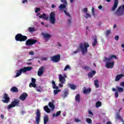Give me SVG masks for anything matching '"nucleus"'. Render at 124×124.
<instances>
[{
    "label": "nucleus",
    "instance_id": "774afa93",
    "mask_svg": "<svg viewBox=\"0 0 124 124\" xmlns=\"http://www.w3.org/2000/svg\"><path fill=\"white\" fill-rule=\"evenodd\" d=\"M36 91H37V92H41V90H40V89H36Z\"/></svg>",
    "mask_w": 124,
    "mask_h": 124
},
{
    "label": "nucleus",
    "instance_id": "680f3d73",
    "mask_svg": "<svg viewBox=\"0 0 124 124\" xmlns=\"http://www.w3.org/2000/svg\"><path fill=\"white\" fill-rule=\"evenodd\" d=\"M25 2H28V0H22V3H25Z\"/></svg>",
    "mask_w": 124,
    "mask_h": 124
},
{
    "label": "nucleus",
    "instance_id": "69168bd1",
    "mask_svg": "<svg viewBox=\"0 0 124 124\" xmlns=\"http://www.w3.org/2000/svg\"><path fill=\"white\" fill-rule=\"evenodd\" d=\"M51 7L52 8H55V7H56V5H55V4H52L51 5Z\"/></svg>",
    "mask_w": 124,
    "mask_h": 124
},
{
    "label": "nucleus",
    "instance_id": "49530a36",
    "mask_svg": "<svg viewBox=\"0 0 124 124\" xmlns=\"http://www.w3.org/2000/svg\"><path fill=\"white\" fill-rule=\"evenodd\" d=\"M42 16H43V19H46V20H48V17H46V15L45 14H43Z\"/></svg>",
    "mask_w": 124,
    "mask_h": 124
},
{
    "label": "nucleus",
    "instance_id": "ea45409f",
    "mask_svg": "<svg viewBox=\"0 0 124 124\" xmlns=\"http://www.w3.org/2000/svg\"><path fill=\"white\" fill-rule=\"evenodd\" d=\"M70 68V66L69 65H67L65 66V68H64V71H66L68 69H69Z\"/></svg>",
    "mask_w": 124,
    "mask_h": 124
},
{
    "label": "nucleus",
    "instance_id": "a19ab883",
    "mask_svg": "<svg viewBox=\"0 0 124 124\" xmlns=\"http://www.w3.org/2000/svg\"><path fill=\"white\" fill-rule=\"evenodd\" d=\"M67 94H68V91H65V92L64 93L63 97L64 98H65V97H66V96H67Z\"/></svg>",
    "mask_w": 124,
    "mask_h": 124
},
{
    "label": "nucleus",
    "instance_id": "f257e3e1",
    "mask_svg": "<svg viewBox=\"0 0 124 124\" xmlns=\"http://www.w3.org/2000/svg\"><path fill=\"white\" fill-rule=\"evenodd\" d=\"M90 47L89 43L85 42L84 44L80 43L79 48L81 51L82 55H85L86 53H88V48Z\"/></svg>",
    "mask_w": 124,
    "mask_h": 124
},
{
    "label": "nucleus",
    "instance_id": "423d86ee",
    "mask_svg": "<svg viewBox=\"0 0 124 124\" xmlns=\"http://www.w3.org/2000/svg\"><path fill=\"white\" fill-rule=\"evenodd\" d=\"M50 60L53 62H59L61 61V54H57L51 57Z\"/></svg>",
    "mask_w": 124,
    "mask_h": 124
},
{
    "label": "nucleus",
    "instance_id": "3c124183",
    "mask_svg": "<svg viewBox=\"0 0 124 124\" xmlns=\"http://www.w3.org/2000/svg\"><path fill=\"white\" fill-rule=\"evenodd\" d=\"M92 12L93 16H94V15H95V14H94V8L93 7H92Z\"/></svg>",
    "mask_w": 124,
    "mask_h": 124
},
{
    "label": "nucleus",
    "instance_id": "9d476101",
    "mask_svg": "<svg viewBox=\"0 0 124 124\" xmlns=\"http://www.w3.org/2000/svg\"><path fill=\"white\" fill-rule=\"evenodd\" d=\"M27 97H28V93L24 92L19 96V99L22 100V101H25L27 99Z\"/></svg>",
    "mask_w": 124,
    "mask_h": 124
},
{
    "label": "nucleus",
    "instance_id": "a211bd4d",
    "mask_svg": "<svg viewBox=\"0 0 124 124\" xmlns=\"http://www.w3.org/2000/svg\"><path fill=\"white\" fill-rule=\"evenodd\" d=\"M10 91L12 93H19V90L16 87H13L11 88Z\"/></svg>",
    "mask_w": 124,
    "mask_h": 124
},
{
    "label": "nucleus",
    "instance_id": "0e129e2a",
    "mask_svg": "<svg viewBox=\"0 0 124 124\" xmlns=\"http://www.w3.org/2000/svg\"><path fill=\"white\" fill-rule=\"evenodd\" d=\"M75 122H77V123H78V122H80V120H78V119H76L75 120Z\"/></svg>",
    "mask_w": 124,
    "mask_h": 124
},
{
    "label": "nucleus",
    "instance_id": "0eeeda50",
    "mask_svg": "<svg viewBox=\"0 0 124 124\" xmlns=\"http://www.w3.org/2000/svg\"><path fill=\"white\" fill-rule=\"evenodd\" d=\"M37 42V40L34 39H30L26 41V46H31L35 44Z\"/></svg>",
    "mask_w": 124,
    "mask_h": 124
},
{
    "label": "nucleus",
    "instance_id": "39448f33",
    "mask_svg": "<svg viewBox=\"0 0 124 124\" xmlns=\"http://www.w3.org/2000/svg\"><path fill=\"white\" fill-rule=\"evenodd\" d=\"M65 78H67V76H66V74H63V76L62 74H60L59 75L60 83H62V84H64V83L66 82V79H65Z\"/></svg>",
    "mask_w": 124,
    "mask_h": 124
},
{
    "label": "nucleus",
    "instance_id": "8fccbe9b",
    "mask_svg": "<svg viewBox=\"0 0 124 124\" xmlns=\"http://www.w3.org/2000/svg\"><path fill=\"white\" fill-rule=\"evenodd\" d=\"M115 96L116 98H118L119 97V93H118V91H116L115 93Z\"/></svg>",
    "mask_w": 124,
    "mask_h": 124
},
{
    "label": "nucleus",
    "instance_id": "13d9d810",
    "mask_svg": "<svg viewBox=\"0 0 124 124\" xmlns=\"http://www.w3.org/2000/svg\"><path fill=\"white\" fill-rule=\"evenodd\" d=\"M83 11H84V12H85V13H87V12H88V8H85Z\"/></svg>",
    "mask_w": 124,
    "mask_h": 124
},
{
    "label": "nucleus",
    "instance_id": "393cba45",
    "mask_svg": "<svg viewBox=\"0 0 124 124\" xmlns=\"http://www.w3.org/2000/svg\"><path fill=\"white\" fill-rule=\"evenodd\" d=\"M48 106L51 108V109L53 110L54 109H55V105H54V103L53 102H49L48 103Z\"/></svg>",
    "mask_w": 124,
    "mask_h": 124
},
{
    "label": "nucleus",
    "instance_id": "c03bdc74",
    "mask_svg": "<svg viewBox=\"0 0 124 124\" xmlns=\"http://www.w3.org/2000/svg\"><path fill=\"white\" fill-rule=\"evenodd\" d=\"M90 17H92V15H91V14L86 13V15L85 16V18L86 19H88V18H90Z\"/></svg>",
    "mask_w": 124,
    "mask_h": 124
},
{
    "label": "nucleus",
    "instance_id": "37998d69",
    "mask_svg": "<svg viewBox=\"0 0 124 124\" xmlns=\"http://www.w3.org/2000/svg\"><path fill=\"white\" fill-rule=\"evenodd\" d=\"M64 12L65 15H66V16H68V17H71V16H70L69 13H67V12L65 10L64 11Z\"/></svg>",
    "mask_w": 124,
    "mask_h": 124
},
{
    "label": "nucleus",
    "instance_id": "c756f323",
    "mask_svg": "<svg viewBox=\"0 0 124 124\" xmlns=\"http://www.w3.org/2000/svg\"><path fill=\"white\" fill-rule=\"evenodd\" d=\"M62 113L61 111H59L57 112H56V114L53 113L52 114V117L54 118V117H58V116H60L61 115V113Z\"/></svg>",
    "mask_w": 124,
    "mask_h": 124
},
{
    "label": "nucleus",
    "instance_id": "de8ad7c7",
    "mask_svg": "<svg viewBox=\"0 0 124 124\" xmlns=\"http://www.w3.org/2000/svg\"><path fill=\"white\" fill-rule=\"evenodd\" d=\"M38 11H40V8H36V9L35 10V13H38Z\"/></svg>",
    "mask_w": 124,
    "mask_h": 124
},
{
    "label": "nucleus",
    "instance_id": "4d7b16f0",
    "mask_svg": "<svg viewBox=\"0 0 124 124\" xmlns=\"http://www.w3.org/2000/svg\"><path fill=\"white\" fill-rule=\"evenodd\" d=\"M29 55H31V56H33V55H34V52L33 51H31L29 53Z\"/></svg>",
    "mask_w": 124,
    "mask_h": 124
},
{
    "label": "nucleus",
    "instance_id": "9b49d317",
    "mask_svg": "<svg viewBox=\"0 0 124 124\" xmlns=\"http://www.w3.org/2000/svg\"><path fill=\"white\" fill-rule=\"evenodd\" d=\"M4 100H2L3 103H8L10 100V98L8 97V95L7 93H5L3 96Z\"/></svg>",
    "mask_w": 124,
    "mask_h": 124
},
{
    "label": "nucleus",
    "instance_id": "5701e85b",
    "mask_svg": "<svg viewBox=\"0 0 124 124\" xmlns=\"http://www.w3.org/2000/svg\"><path fill=\"white\" fill-rule=\"evenodd\" d=\"M43 35L44 38H51L52 37V35L48 33H43Z\"/></svg>",
    "mask_w": 124,
    "mask_h": 124
},
{
    "label": "nucleus",
    "instance_id": "052dcab7",
    "mask_svg": "<svg viewBox=\"0 0 124 124\" xmlns=\"http://www.w3.org/2000/svg\"><path fill=\"white\" fill-rule=\"evenodd\" d=\"M115 40H119V36H115Z\"/></svg>",
    "mask_w": 124,
    "mask_h": 124
},
{
    "label": "nucleus",
    "instance_id": "aec40b11",
    "mask_svg": "<svg viewBox=\"0 0 124 124\" xmlns=\"http://www.w3.org/2000/svg\"><path fill=\"white\" fill-rule=\"evenodd\" d=\"M48 122H49V117H48V115H46L44 118V124H47Z\"/></svg>",
    "mask_w": 124,
    "mask_h": 124
},
{
    "label": "nucleus",
    "instance_id": "2eb2a0df",
    "mask_svg": "<svg viewBox=\"0 0 124 124\" xmlns=\"http://www.w3.org/2000/svg\"><path fill=\"white\" fill-rule=\"evenodd\" d=\"M21 37H22V34L21 33L17 34L15 36V39L16 41H19L20 42H21Z\"/></svg>",
    "mask_w": 124,
    "mask_h": 124
},
{
    "label": "nucleus",
    "instance_id": "dca6fc26",
    "mask_svg": "<svg viewBox=\"0 0 124 124\" xmlns=\"http://www.w3.org/2000/svg\"><path fill=\"white\" fill-rule=\"evenodd\" d=\"M123 77H124V74L118 75L115 78V81L116 82H118L120 79H122V78H123Z\"/></svg>",
    "mask_w": 124,
    "mask_h": 124
},
{
    "label": "nucleus",
    "instance_id": "bf43d9fd",
    "mask_svg": "<svg viewBox=\"0 0 124 124\" xmlns=\"http://www.w3.org/2000/svg\"><path fill=\"white\" fill-rule=\"evenodd\" d=\"M68 24H71V19H69L67 20Z\"/></svg>",
    "mask_w": 124,
    "mask_h": 124
},
{
    "label": "nucleus",
    "instance_id": "6ab92c4d",
    "mask_svg": "<svg viewBox=\"0 0 124 124\" xmlns=\"http://www.w3.org/2000/svg\"><path fill=\"white\" fill-rule=\"evenodd\" d=\"M28 31L30 32H33L34 31H36L37 28L35 27H29L28 28Z\"/></svg>",
    "mask_w": 124,
    "mask_h": 124
},
{
    "label": "nucleus",
    "instance_id": "6e6d98bb",
    "mask_svg": "<svg viewBox=\"0 0 124 124\" xmlns=\"http://www.w3.org/2000/svg\"><path fill=\"white\" fill-rule=\"evenodd\" d=\"M88 113L89 114H90V115H92V116H93V112H92V111L89 110Z\"/></svg>",
    "mask_w": 124,
    "mask_h": 124
},
{
    "label": "nucleus",
    "instance_id": "5fc2aeb1",
    "mask_svg": "<svg viewBox=\"0 0 124 124\" xmlns=\"http://www.w3.org/2000/svg\"><path fill=\"white\" fill-rule=\"evenodd\" d=\"M62 2L63 3H65V4H66V3H67V1H66V0H61Z\"/></svg>",
    "mask_w": 124,
    "mask_h": 124
},
{
    "label": "nucleus",
    "instance_id": "ddd939ff",
    "mask_svg": "<svg viewBox=\"0 0 124 124\" xmlns=\"http://www.w3.org/2000/svg\"><path fill=\"white\" fill-rule=\"evenodd\" d=\"M119 3V0H114V5L111 9L112 11L116 10V8L118 7V4Z\"/></svg>",
    "mask_w": 124,
    "mask_h": 124
},
{
    "label": "nucleus",
    "instance_id": "603ef678",
    "mask_svg": "<svg viewBox=\"0 0 124 124\" xmlns=\"http://www.w3.org/2000/svg\"><path fill=\"white\" fill-rule=\"evenodd\" d=\"M63 84H64V83H60L59 84V87H60V88H62L63 87Z\"/></svg>",
    "mask_w": 124,
    "mask_h": 124
},
{
    "label": "nucleus",
    "instance_id": "412c9836",
    "mask_svg": "<svg viewBox=\"0 0 124 124\" xmlns=\"http://www.w3.org/2000/svg\"><path fill=\"white\" fill-rule=\"evenodd\" d=\"M51 83L53 85V89H55L56 90H59V86H57L56 82L54 80H52Z\"/></svg>",
    "mask_w": 124,
    "mask_h": 124
},
{
    "label": "nucleus",
    "instance_id": "cd10ccee",
    "mask_svg": "<svg viewBox=\"0 0 124 124\" xmlns=\"http://www.w3.org/2000/svg\"><path fill=\"white\" fill-rule=\"evenodd\" d=\"M44 110L46 112V113H50L51 111L50 110V108L48 107V106H46L44 107Z\"/></svg>",
    "mask_w": 124,
    "mask_h": 124
},
{
    "label": "nucleus",
    "instance_id": "09e8293b",
    "mask_svg": "<svg viewBox=\"0 0 124 124\" xmlns=\"http://www.w3.org/2000/svg\"><path fill=\"white\" fill-rule=\"evenodd\" d=\"M31 82L32 83L35 84V82H36V79L34 78H31Z\"/></svg>",
    "mask_w": 124,
    "mask_h": 124
},
{
    "label": "nucleus",
    "instance_id": "4468645a",
    "mask_svg": "<svg viewBox=\"0 0 124 124\" xmlns=\"http://www.w3.org/2000/svg\"><path fill=\"white\" fill-rule=\"evenodd\" d=\"M96 73V71L95 70H93L91 72L89 73L88 74L89 78H93Z\"/></svg>",
    "mask_w": 124,
    "mask_h": 124
},
{
    "label": "nucleus",
    "instance_id": "58836bf2",
    "mask_svg": "<svg viewBox=\"0 0 124 124\" xmlns=\"http://www.w3.org/2000/svg\"><path fill=\"white\" fill-rule=\"evenodd\" d=\"M110 57V59H111V60L112 59H115V60H118V57H117V56H116L115 55H112Z\"/></svg>",
    "mask_w": 124,
    "mask_h": 124
},
{
    "label": "nucleus",
    "instance_id": "bb28decb",
    "mask_svg": "<svg viewBox=\"0 0 124 124\" xmlns=\"http://www.w3.org/2000/svg\"><path fill=\"white\" fill-rule=\"evenodd\" d=\"M76 101H77L78 103H80V94H77L75 97Z\"/></svg>",
    "mask_w": 124,
    "mask_h": 124
},
{
    "label": "nucleus",
    "instance_id": "4be33fe9",
    "mask_svg": "<svg viewBox=\"0 0 124 124\" xmlns=\"http://www.w3.org/2000/svg\"><path fill=\"white\" fill-rule=\"evenodd\" d=\"M66 5H67V3H63L62 4H61L59 6V8L60 9H64L66 7Z\"/></svg>",
    "mask_w": 124,
    "mask_h": 124
},
{
    "label": "nucleus",
    "instance_id": "4c0bfd02",
    "mask_svg": "<svg viewBox=\"0 0 124 124\" xmlns=\"http://www.w3.org/2000/svg\"><path fill=\"white\" fill-rule=\"evenodd\" d=\"M86 122L88 123V124H92L93 123V121H92V119H91V118L86 119Z\"/></svg>",
    "mask_w": 124,
    "mask_h": 124
},
{
    "label": "nucleus",
    "instance_id": "e2e57ef3",
    "mask_svg": "<svg viewBox=\"0 0 124 124\" xmlns=\"http://www.w3.org/2000/svg\"><path fill=\"white\" fill-rule=\"evenodd\" d=\"M0 118H2V120H3V119H4V115H0Z\"/></svg>",
    "mask_w": 124,
    "mask_h": 124
},
{
    "label": "nucleus",
    "instance_id": "7ed1b4c3",
    "mask_svg": "<svg viewBox=\"0 0 124 124\" xmlns=\"http://www.w3.org/2000/svg\"><path fill=\"white\" fill-rule=\"evenodd\" d=\"M19 105H20V100L15 99L11 102V104L8 106L7 108L8 109H11V108L19 106Z\"/></svg>",
    "mask_w": 124,
    "mask_h": 124
},
{
    "label": "nucleus",
    "instance_id": "a878e982",
    "mask_svg": "<svg viewBox=\"0 0 124 124\" xmlns=\"http://www.w3.org/2000/svg\"><path fill=\"white\" fill-rule=\"evenodd\" d=\"M82 69H84L86 71H89V70H91V67H90V66H87L85 65L82 67Z\"/></svg>",
    "mask_w": 124,
    "mask_h": 124
},
{
    "label": "nucleus",
    "instance_id": "c9c22d12",
    "mask_svg": "<svg viewBox=\"0 0 124 124\" xmlns=\"http://www.w3.org/2000/svg\"><path fill=\"white\" fill-rule=\"evenodd\" d=\"M121 118H122V117H121L120 113H117L116 115V120H121Z\"/></svg>",
    "mask_w": 124,
    "mask_h": 124
},
{
    "label": "nucleus",
    "instance_id": "20e7f679",
    "mask_svg": "<svg viewBox=\"0 0 124 124\" xmlns=\"http://www.w3.org/2000/svg\"><path fill=\"white\" fill-rule=\"evenodd\" d=\"M49 21L51 24L54 25L56 23V14L55 12H52L50 14Z\"/></svg>",
    "mask_w": 124,
    "mask_h": 124
},
{
    "label": "nucleus",
    "instance_id": "f704fd0d",
    "mask_svg": "<svg viewBox=\"0 0 124 124\" xmlns=\"http://www.w3.org/2000/svg\"><path fill=\"white\" fill-rule=\"evenodd\" d=\"M69 87L72 90H76V86L74 84H70Z\"/></svg>",
    "mask_w": 124,
    "mask_h": 124
},
{
    "label": "nucleus",
    "instance_id": "79ce46f5",
    "mask_svg": "<svg viewBox=\"0 0 124 124\" xmlns=\"http://www.w3.org/2000/svg\"><path fill=\"white\" fill-rule=\"evenodd\" d=\"M110 33H111V31L110 30H107L106 32V36H108V35H109Z\"/></svg>",
    "mask_w": 124,
    "mask_h": 124
},
{
    "label": "nucleus",
    "instance_id": "f8f14e48",
    "mask_svg": "<svg viewBox=\"0 0 124 124\" xmlns=\"http://www.w3.org/2000/svg\"><path fill=\"white\" fill-rule=\"evenodd\" d=\"M114 64H115V62H114V61L107 62L106 67H107V68H113V67H114Z\"/></svg>",
    "mask_w": 124,
    "mask_h": 124
},
{
    "label": "nucleus",
    "instance_id": "f3484780",
    "mask_svg": "<svg viewBox=\"0 0 124 124\" xmlns=\"http://www.w3.org/2000/svg\"><path fill=\"white\" fill-rule=\"evenodd\" d=\"M91 92H92V89L91 88H89L87 89H84L83 91V93L85 94H90L91 93Z\"/></svg>",
    "mask_w": 124,
    "mask_h": 124
},
{
    "label": "nucleus",
    "instance_id": "2f4dec72",
    "mask_svg": "<svg viewBox=\"0 0 124 124\" xmlns=\"http://www.w3.org/2000/svg\"><path fill=\"white\" fill-rule=\"evenodd\" d=\"M116 90H117L118 93H123V92H124V88L118 86L116 87Z\"/></svg>",
    "mask_w": 124,
    "mask_h": 124
},
{
    "label": "nucleus",
    "instance_id": "e433bc0d",
    "mask_svg": "<svg viewBox=\"0 0 124 124\" xmlns=\"http://www.w3.org/2000/svg\"><path fill=\"white\" fill-rule=\"evenodd\" d=\"M96 44H97V40L96 39V38H95L92 44V45L93 46H94L96 45Z\"/></svg>",
    "mask_w": 124,
    "mask_h": 124
},
{
    "label": "nucleus",
    "instance_id": "7c9ffc66",
    "mask_svg": "<svg viewBox=\"0 0 124 124\" xmlns=\"http://www.w3.org/2000/svg\"><path fill=\"white\" fill-rule=\"evenodd\" d=\"M101 105H102V104H101V102L99 101H97L95 104V106L96 108H99V107H101Z\"/></svg>",
    "mask_w": 124,
    "mask_h": 124
},
{
    "label": "nucleus",
    "instance_id": "6e6552de",
    "mask_svg": "<svg viewBox=\"0 0 124 124\" xmlns=\"http://www.w3.org/2000/svg\"><path fill=\"white\" fill-rule=\"evenodd\" d=\"M36 117V122L37 124H39V122H40V117L41 116V113H40V110L39 109H37L35 111Z\"/></svg>",
    "mask_w": 124,
    "mask_h": 124
},
{
    "label": "nucleus",
    "instance_id": "338daca9",
    "mask_svg": "<svg viewBox=\"0 0 124 124\" xmlns=\"http://www.w3.org/2000/svg\"><path fill=\"white\" fill-rule=\"evenodd\" d=\"M98 8H99V9H101V8H102V5H100L98 7Z\"/></svg>",
    "mask_w": 124,
    "mask_h": 124
},
{
    "label": "nucleus",
    "instance_id": "a18cd8bd",
    "mask_svg": "<svg viewBox=\"0 0 124 124\" xmlns=\"http://www.w3.org/2000/svg\"><path fill=\"white\" fill-rule=\"evenodd\" d=\"M105 60H106L107 62H111L112 59L110 57H109V58H105Z\"/></svg>",
    "mask_w": 124,
    "mask_h": 124
},
{
    "label": "nucleus",
    "instance_id": "1a4fd4ad",
    "mask_svg": "<svg viewBox=\"0 0 124 124\" xmlns=\"http://www.w3.org/2000/svg\"><path fill=\"white\" fill-rule=\"evenodd\" d=\"M45 69H46V67H45V66H41L40 68H39L37 72L38 76H42L43 73L45 72Z\"/></svg>",
    "mask_w": 124,
    "mask_h": 124
},
{
    "label": "nucleus",
    "instance_id": "b1692460",
    "mask_svg": "<svg viewBox=\"0 0 124 124\" xmlns=\"http://www.w3.org/2000/svg\"><path fill=\"white\" fill-rule=\"evenodd\" d=\"M28 39V37L25 35L21 34V38L20 40V42H23V41H26Z\"/></svg>",
    "mask_w": 124,
    "mask_h": 124
},
{
    "label": "nucleus",
    "instance_id": "f03ea898",
    "mask_svg": "<svg viewBox=\"0 0 124 124\" xmlns=\"http://www.w3.org/2000/svg\"><path fill=\"white\" fill-rule=\"evenodd\" d=\"M31 69H32V67H24L23 68H21L19 70H17V73H16L15 77H19V76L22 74V72L25 73L27 71H31Z\"/></svg>",
    "mask_w": 124,
    "mask_h": 124
},
{
    "label": "nucleus",
    "instance_id": "72a5a7b5",
    "mask_svg": "<svg viewBox=\"0 0 124 124\" xmlns=\"http://www.w3.org/2000/svg\"><path fill=\"white\" fill-rule=\"evenodd\" d=\"M60 92H62V90L56 89V90H54L53 93H54V95H56V94H58V93H60Z\"/></svg>",
    "mask_w": 124,
    "mask_h": 124
},
{
    "label": "nucleus",
    "instance_id": "473e14b6",
    "mask_svg": "<svg viewBox=\"0 0 124 124\" xmlns=\"http://www.w3.org/2000/svg\"><path fill=\"white\" fill-rule=\"evenodd\" d=\"M30 88H36V84L33 83H30L29 84Z\"/></svg>",
    "mask_w": 124,
    "mask_h": 124
},
{
    "label": "nucleus",
    "instance_id": "864d4df0",
    "mask_svg": "<svg viewBox=\"0 0 124 124\" xmlns=\"http://www.w3.org/2000/svg\"><path fill=\"white\" fill-rule=\"evenodd\" d=\"M79 52H80V49H77L76 50V51H74L73 53L74 54H77V53H79Z\"/></svg>",
    "mask_w": 124,
    "mask_h": 124
},
{
    "label": "nucleus",
    "instance_id": "c85d7f7f",
    "mask_svg": "<svg viewBox=\"0 0 124 124\" xmlns=\"http://www.w3.org/2000/svg\"><path fill=\"white\" fill-rule=\"evenodd\" d=\"M98 83H99L98 79H95L94 81V84L96 88H99V84H98Z\"/></svg>",
    "mask_w": 124,
    "mask_h": 124
}]
</instances>
